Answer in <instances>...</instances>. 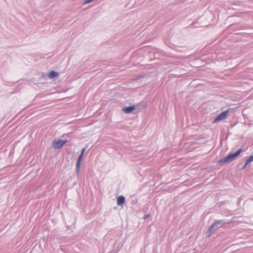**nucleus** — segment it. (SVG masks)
Masks as SVG:
<instances>
[{
  "mask_svg": "<svg viewBox=\"0 0 253 253\" xmlns=\"http://www.w3.org/2000/svg\"><path fill=\"white\" fill-rule=\"evenodd\" d=\"M242 151V149L240 148L234 153H231L229 154L227 156L221 159L218 161V163L223 164L232 161V160H234L236 157H237L239 155H240Z\"/></svg>",
  "mask_w": 253,
  "mask_h": 253,
  "instance_id": "nucleus-1",
  "label": "nucleus"
},
{
  "mask_svg": "<svg viewBox=\"0 0 253 253\" xmlns=\"http://www.w3.org/2000/svg\"><path fill=\"white\" fill-rule=\"evenodd\" d=\"M86 149V147L84 148L82 150L81 153L80 154L79 156L78 157L77 162L76 163V173L77 174H78L79 173L80 169V167H81V162L84 154Z\"/></svg>",
  "mask_w": 253,
  "mask_h": 253,
  "instance_id": "nucleus-2",
  "label": "nucleus"
},
{
  "mask_svg": "<svg viewBox=\"0 0 253 253\" xmlns=\"http://www.w3.org/2000/svg\"><path fill=\"white\" fill-rule=\"evenodd\" d=\"M229 110H227L224 111H223L222 112L218 114L214 120L213 122L216 123L221 120L225 119L227 118L228 114L229 112Z\"/></svg>",
  "mask_w": 253,
  "mask_h": 253,
  "instance_id": "nucleus-3",
  "label": "nucleus"
},
{
  "mask_svg": "<svg viewBox=\"0 0 253 253\" xmlns=\"http://www.w3.org/2000/svg\"><path fill=\"white\" fill-rule=\"evenodd\" d=\"M67 142L66 140L58 139L57 141L54 140L53 141V147L55 149H59L62 147Z\"/></svg>",
  "mask_w": 253,
  "mask_h": 253,
  "instance_id": "nucleus-4",
  "label": "nucleus"
},
{
  "mask_svg": "<svg viewBox=\"0 0 253 253\" xmlns=\"http://www.w3.org/2000/svg\"><path fill=\"white\" fill-rule=\"evenodd\" d=\"M214 222L215 224L219 228L222 227L223 225L229 224L232 222V221L226 219H221L215 220Z\"/></svg>",
  "mask_w": 253,
  "mask_h": 253,
  "instance_id": "nucleus-5",
  "label": "nucleus"
},
{
  "mask_svg": "<svg viewBox=\"0 0 253 253\" xmlns=\"http://www.w3.org/2000/svg\"><path fill=\"white\" fill-rule=\"evenodd\" d=\"M125 201H126V198L123 195L119 196L117 198V205L119 206H123L125 204Z\"/></svg>",
  "mask_w": 253,
  "mask_h": 253,
  "instance_id": "nucleus-6",
  "label": "nucleus"
},
{
  "mask_svg": "<svg viewBox=\"0 0 253 253\" xmlns=\"http://www.w3.org/2000/svg\"><path fill=\"white\" fill-rule=\"evenodd\" d=\"M135 109V107L134 106H130L128 107H125L123 109V111L126 113L129 114L131 113Z\"/></svg>",
  "mask_w": 253,
  "mask_h": 253,
  "instance_id": "nucleus-7",
  "label": "nucleus"
},
{
  "mask_svg": "<svg viewBox=\"0 0 253 253\" xmlns=\"http://www.w3.org/2000/svg\"><path fill=\"white\" fill-rule=\"evenodd\" d=\"M219 227L216 225L215 224V223L213 222V223L210 227L209 229V231L210 232V234H212L213 232L216 231Z\"/></svg>",
  "mask_w": 253,
  "mask_h": 253,
  "instance_id": "nucleus-8",
  "label": "nucleus"
},
{
  "mask_svg": "<svg viewBox=\"0 0 253 253\" xmlns=\"http://www.w3.org/2000/svg\"><path fill=\"white\" fill-rule=\"evenodd\" d=\"M59 73L55 71H51L49 73L48 77L50 79H54L59 76Z\"/></svg>",
  "mask_w": 253,
  "mask_h": 253,
  "instance_id": "nucleus-9",
  "label": "nucleus"
},
{
  "mask_svg": "<svg viewBox=\"0 0 253 253\" xmlns=\"http://www.w3.org/2000/svg\"><path fill=\"white\" fill-rule=\"evenodd\" d=\"M247 164H249L253 162V155L250 156L247 160Z\"/></svg>",
  "mask_w": 253,
  "mask_h": 253,
  "instance_id": "nucleus-10",
  "label": "nucleus"
},
{
  "mask_svg": "<svg viewBox=\"0 0 253 253\" xmlns=\"http://www.w3.org/2000/svg\"><path fill=\"white\" fill-rule=\"evenodd\" d=\"M150 216V215L148 214H145L144 216V217L143 218L144 219H146L147 218H148Z\"/></svg>",
  "mask_w": 253,
  "mask_h": 253,
  "instance_id": "nucleus-11",
  "label": "nucleus"
},
{
  "mask_svg": "<svg viewBox=\"0 0 253 253\" xmlns=\"http://www.w3.org/2000/svg\"><path fill=\"white\" fill-rule=\"evenodd\" d=\"M248 165V164H247V161H246L245 165H244V166L243 167L242 169H245L246 168V167Z\"/></svg>",
  "mask_w": 253,
  "mask_h": 253,
  "instance_id": "nucleus-12",
  "label": "nucleus"
}]
</instances>
